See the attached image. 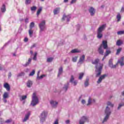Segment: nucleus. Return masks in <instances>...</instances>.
I'll return each instance as SVG.
<instances>
[{"label": "nucleus", "mask_w": 124, "mask_h": 124, "mask_svg": "<svg viewBox=\"0 0 124 124\" xmlns=\"http://www.w3.org/2000/svg\"><path fill=\"white\" fill-rule=\"evenodd\" d=\"M98 62H99V59H96L94 61L92 62L93 64H95V72L96 73V77H98V76H100L101 74V71L102 70V65H100L99 67L97 66V64H98Z\"/></svg>", "instance_id": "f257e3e1"}, {"label": "nucleus", "mask_w": 124, "mask_h": 124, "mask_svg": "<svg viewBox=\"0 0 124 124\" xmlns=\"http://www.w3.org/2000/svg\"><path fill=\"white\" fill-rule=\"evenodd\" d=\"M107 50L108 49V44L107 41H103L102 44H101L98 48V52L100 55H103V54H104V50Z\"/></svg>", "instance_id": "f03ea898"}, {"label": "nucleus", "mask_w": 124, "mask_h": 124, "mask_svg": "<svg viewBox=\"0 0 124 124\" xmlns=\"http://www.w3.org/2000/svg\"><path fill=\"white\" fill-rule=\"evenodd\" d=\"M37 103H38V98L37 97V96H36V93H33L32 96V101L31 102V105H32V106H35Z\"/></svg>", "instance_id": "7ed1b4c3"}, {"label": "nucleus", "mask_w": 124, "mask_h": 124, "mask_svg": "<svg viewBox=\"0 0 124 124\" xmlns=\"http://www.w3.org/2000/svg\"><path fill=\"white\" fill-rule=\"evenodd\" d=\"M105 114H106V116L104 119L102 123L104 124L105 122H107V120L109 119V116L111 114V111H110V108L109 107H107L105 110Z\"/></svg>", "instance_id": "20e7f679"}, {"label": "nucleus", "mask_w": 124, "mask_h": 124, "mask_svg": "<svg viewBox=\"0 0 124 124\" xmlns=\"http://www.w3.org/2000/svg\"><path fill=\"white\" fill-rule=\"evenodd\" d=\"M46 24V21L45 20H43L39 24V27L40 28V32H41V31H43L45 30V28H46V26H45Z\"/></svg>", "instance_id": "39448f33"}, {"label": "nucleus", "mask_w": 124, "mask_h": 124, "mask_svg": "<svg viewBox=\"0 0 124 124\" xmlns=\"http://www.w3.org/2000/svg\"><path fill=\"white\" fill-rule=\"evenodd\" d=\"M48 113L47 111H44L41 113V116H40V121L41 122H44L45 121V118H46V116H47Z\"/></svg>", "instance_id": "423d86ee"}, {"label": "nucleus", "mask_w": 124, "mask_h": 124, "mask_svg": "<svg viewBox=\"0 0 124 124\" xmlns=\"http://www.w3.org/2000/svg\"><path fill=\"white\" fill-rule=\"evenodd\" d=\"M85 122H89V119L88 117L86 116H83L79 121V124H85Z\"/></svg>", "instance_id": "0eeeda50"}, {"label": "nucleus", "mask_w": 124, "mask_h": 124, "mask_svg": "<svg viewBox=\"0 0 124 124\" xmlns=\"http://www.w3.org/2000/svg\"><path fill=\"white\" fill-rule=\"evenodd\" d=\"M107 76H108L107 74H104L100 77L98 81H97V84H100V82H102L103 79H105Z\"/></svg>", "instance_id": "6e6552de"}, {"label": "nucleus", "mask_w": 124, "mask_h": 124, "mask_svg": "<svg viewBox=\"0 0 124 124\" xmlns=\"http://www.w3.org/2000/svg\"><path fill=\"white\" fill-rule=\"evenodd\" d=\"M107 76H108L107 74H104L100 77L98 81H97V84H100V82H102L103 79H105Z\"/></svg>", "instance_id": "1a4fd4ad"}, {"label": "nucleus", "mask_w": 124, "mask_h": 124, "mask_svg": "<svg viewBox=\"0 0 124 124\" xmlns=\"http://www.w3.org/2000/svg\"><path fill=\"white\" fill-rule=\"evenodd\" d=\"M109 66L111 67V68H116L117 67V65H118V64H116L115 65H113V60L110 59L109 60L108 62Z\"/></svg>", "instance_id": "9d476101"}, {"label": "nucleus", "mask_w": 124, "mask_h": 124, "mask_svg": "<svg viewBox=\"0 0 124 124\" xmlns=\"http://www.w3.org/2000/svg\"><path fill=\"white\" fill-rule=\"evenodd\" d=\"M106 27V24H103L102 26H100L97 30V31L99 32H102L104 30H105V28Z\"/></svg>", "instance_id": "9b49d317"}, {"label": "nucleus", "mask_w": 124, "mask_h": 124, "mask_svg": "<svg viewBox=\"0 0 124 124\" xmlns=\"http://www.w3.org/2000/svg\"><path fill=\"white\" fill-rule=\"evenodd\" d=\"M118 63H120L121 66H124V57H121V59L118 61L117 63L116 64H118Z\"/></svg>", "instance_id": "f8f14e48"}, {"label": "nucleus", "mask_w": 124, "mask_h": 124, "mask_svg": "<svg viewBox=\"0 0 124 124\" xmlns=\"http://www.w3.org/2000/svg\"><path fill=\"white\" fill-rule=\"evenodd\" d=\"M70 83H72V84H73L74 86H76V85H77V83H78L77 81H74V77L73 76H71V78L70 80Z\"/></svg>", "instance_id": "ddd939ff"}, {"label": "nucleus", "mask_w": 124, "mask_h": 124, "mask_svg": "<svg viewBox=\"0 0 124 124\" xmlns=\"http://www.w3.org/2000/svg\"><path fill=\"white\" fill-rule=\"evenodd\" d=\"M89 12L91 16H93V15L95 13V10L93 7H91L89 9Z\"/></svg>", "instance_id": "4468645a"}, {"label": "nucleus", "mask_w": 124, "mask_h": 124, "mask_svg": "<svg viewBox=\"0 0 124 124\" xmlns=\"http://www.w3.org/2000/svg\"><path fill=\"white\" fill-rule=\"evenodd\" d=\"M30 115H31V113L30 112H28V114H27L25 115L24 119L23 120V123H25V122H27V121H28V120H29V118H30Z\"/></svg>", "instance_id": "2eb2a0df"}, {"label": "nucleus", "mask_w": 124, "mask_h": 124, "mask_svg": "<svg viewBox=\"0 0 124 124\" xmlns=\"http://www.w3.org/2000/svg\"><path fill=\"white\" fill-rule=\"evenodd\" d=\"M65 19H67V21L69 22V19H70V16H66L65 14H64L62 18V20L64 21Z\"/></svg>", "instance_id": "dca6fc26"}, {"label": "nucleus", "mask_w": 124, "mask_h": 124, "mask_svg": "<svg viewBox=\"0 0 124 124\" xmlns=\"http://www.w3.org/2000/svg\"><path fill=\"white\" fill-rule=\"evenodd\" d=\"M4 88H5L8 92L10 91V85H9L7 83H5L4 84Z\"/></svg>", "instance_id": "f3484780"}, {"label": "nucleus", "mask_w": 124, "mask_h": 124, "mask_svg": "<svg viewBox=\"0 0 124 124\" xmlns=\"http://www.w3.org/2000/svg\"><path fill=\"white\" fill-rule=\"evenodd\" d=\"M50 104L52 105V107L56 108V107H57V105H58V102L54 101H51Z\"/></svg>", "instance_id": "a211bd4d"}, {"label": "nucleus", "mask_w": 124, "mask_h": 124, "mask_svg": "<svg viewBox=\"0 0 124 124\" xmlns=\"http://www.w3.org/2000/svg\"><path fill=\"white\" fill-rule=\"evenodd\" d=\"M85 61V55H82L80 57L78 62L80 63H83V62Z\"/></svg>", "instance_id": "6ab92c4d"}, {"label": "nucleus", "mask_w": 124, "mask_h": 124, "mask_svg": "<svg viewBox=\"0 0 124 124\" xmlns=\"http://www.w3.org/2000/svg\"><path fill=\"white\" fill-rule=\"evenodd\" d=\"M60 9H61L60 8H56L55 9H54L53 11L54 15H57V14L60 12Z\"/></svg>", "instance_id": "aec40b11"}, {"label": "nucleus", "mask_w": 124, "mask_h": 124, "mask_svg": "<svg viewBox=\"0 0 124 124\" xmlns=\"http://www.w3.org/2000/svg\"><path fill=\"white\" fill-rule=\"evenodd\" d=\"M9 97V95L8 94V93L7 92L4 93V94L3 95V98L4 99H6V98H8Z\"/></svg>", "instance_id": "412c9836"}, {"label": "nucleus", "mask_w": 124, "mask_h": 124, "mask_svg": "<svg viewBox=\"0 0 124 124\" xmlns=\"http://www.w3.org/2000/svg\"><path fill=\"white\" fill-rule=\"evenodd\" d=\"M103 35L102 34V32H98L97 31V37L100 39V38H102V36Z\"/></svg>", "instance_id": "4be33fe9"}, {"label": "nucleus", "mask_w": 124, "mask_h": 124, "mask_svg": "<svg viewBox=\"0 0 124 124\" xmlns=\"http://www.w3.org/2000/svg\"><path fill=\"white\" fill-rule=\"evenodd\" d=\"M71 53L74 54L75 53H80V51L78 49H74L71 51Z\"/></svg>", "instance_id": "5701e85b"}, {"label": "nucleus", "mask_w": 124, "mask_h": 124, "mask_svg": "<svg viewBox=\"0 0 124 124\" xmlns=\"http://www.w3.org/2000/svg\"><path fill=\"white\" fill-rule=\"evenodd\" d=\"M122 44H123V41L121 40H118L116 42V45H117V46H121Z\"/></svg>", "instance_id": "b1692460"}, {"label": "nucleus", "mask_w": 124, "mask_h": 124, "mask_svg": "<svg viewBox=\"0 0 124 124\" xmlns=\"http://www.w3.org/2000/svg\"><path fill=\"white\" fill-rule=\"evenodd\" d=\"M32 85V81L29 80L27 82V87L28 88H31Z\"/></svg>", "instance_id": "393cba45"}, {"label": "nucleus", "mask_w": 124, "mask_h": 124, "mask_svg": "<svg viewBox=\"0 0 124 124\" xmlns=\"http://www.w3.org/2000/svg\"><path fill=\"white\" fill-rule=\"evenodd\" d=\"M1 12H4L5 11H6V8H5V5L3 4L1 8Z\"/></svg>", "instance_id": "a878e982"}, {"label": "nucleus", "mask_w": 124, "mask_h": 124, "mask_svg": "<svg viewBox=\"0 0 124 124\" xmlns=\"http://www.w3.org/2000/svg\"><path fill=\"white\" fill-rule=\"evenodd\" d=\"M62 68L61 67L60 68V69L59 70V73L58 74V77H60V75H61V74H62Z\"/></svg>", "instance_id": "bb28decb"}, {"label": "nucleus", "mask_w": 124, "mask_h": 124, "mask_svg": "<svg viewBox=\"0 0 124 124\" xmlns=\"http://www.w3.org/2000/svg\"><path fill=\"white\" fill-rule=\"evenodd\" d=\"M109 54H111V50H107L105 54V57H107V56H108V55H109Z\"/></svg>", "instance_id": "cd10ccee"}, {"label": "nucleus", "mask_w": 124, "mask_h": 124, "mask_svg": "<svg viewBox=\"0 0 124 124\" xmlns=\"http://www.w3.org/2000/svg\"><path fill=\"white\" fill-rule=\"evenodd\" d=\"M122 47H119V48L117 50L116 54V55H119V54L121 53V52L122 51Z\"/></svg>", "instance_id": "c85d7f7f"}, {"label": "nucleus", "mask_w": 124, "mask_h": 124, "mask_svg": "<svg viewBox=\"0 0 124 124\" xmlns=\"http://www.w3.org/2000/svg\"><path fill=\"white\" fill-rule=\"evenodd\" d=\"M68 87H69V83H68L64 85V87H63V89H65V92L67 91V89H68Z\"/></svg>", "instance_id": "c756f323"}, {"label": "nucleus", "mask_w": 124, "mask_h": 124, "mask_svg": "<svg viewBox=\"0 0 124 124\" xmlns=\"http://www.w3.org/2000/svg\"><path fill=\"white\" fill-rule=\"evenodd\" d=\"M79 76L78 78V79L79 80H82V78H83V76H84V73H80L79 74Z\"/></svg>", "instance_id": "7c9ffc66"}, {"label": "nucleus", "mask_w": 124, "mask_h": 124, "mask_svg": "<svg viewBox=\"0 0 124 124\" xmlns=\"http://www.w3.org/2000/svg\"><path fill=\"white\" fill-rule=\"evenodd\" d=\"M41 11H42V7H40L37 11V15L38 16L40 14Z\"/></svg>", "instance_id": "2f4dec72"}, {"label": "nucleus", "mask_w": 124, "mask_h": 124, "mask_svg": "<svg viewBox=\"0 0 124 124\" xmlns=\"http://www.w3.org/2000/svg\"><path fill=\"white\" fill-rule=\"evenodd\" d=\"M53 60H54V58L52 57L48 58L47 59L46 62H51L53 61Z\"/></svg>", "instance_id": "473e14b6"}, {"label": "nucleus", "mask_w": 124, "mask_h": 124, "mask_svg": "<svg viewBox=\"0 0 124 124\" xmlns=\"http://www.w3.org/2000/svg\"><path fill=\"white\" fill-rule=\"evenodd\" d=\"M117 19L118 22H120V21L121 20V15L120 14V13L118 14L117 16Z\"/></svg>", "instance_id": "72a5a7b5"}, {"label": "nucleus", "mask_w": 124, "mask_h": 124, "mask_svg": "<svg viewBox=\"0 0 124 124\" xmlns=\"http://www.w3.org/2000/svg\"><path fill=\"white\" fill-rule=\"evenodd\" d=\"M85 87H88L89 86V78L86 79V80L84 83Z\"/></svg>", "instance_id": "f704fd0d"}, {"label": "nucleus", "mask_w": 124, "mask_h": 124, "mask_svg": "<svg viewBox=\"0 0 124 124\" xmlns=\"http://www.w3.org/2000/svg\"><path fill=\"white\" fill-rule=\"evenodd\" d=\"M35 73V71L34 70H33L32 71V72H31L30 73V74H29V76H33V75H34Z\"/></svg>", "instance_id": "c9c22d12"}, {"label": "nucleus", "mask_w": 124, "mask_h": 124, "mask_svg": "<svg viewBox=\"0 0 124 124\" xmlns=\"http://www.w3.org/2000/svg\"><path fill=\"white\" fill-rule=\"evenodd\" d=\"M37 8L36 7V6L31 7V11H35V10H36Z\"/></svg>", "instance_id": "e433bc0d"}, {"label": "nucleus", "mask_w": 124, "mask_h": 124, "mask_svg": "<svg viewBox=\"0 0 124 124\" xmlns=\"http://www.w3.org/2000/svg\"><path fill=\"white\" fill-rule=\"evenodd\" d=\"M117 34L119 35L121 34H124V31H121L117 32Z\"/></svg>", "instance_id": "4c0bfd02"}, {"label": "nucleus", "mask_w": 124, "mask_h": 124, "mask_svg": "<svg viewBox=\"0 0 124 124\" xmlns=\"http://www.w3.org/2000/svg\"><path fill=\"white\" fill-rule=\"evenodd\" d=\"M107 105H108V106H110L111 107H114V105L110 102H108L107 103Z\"/></svg>", "instance_id": "58836bf2"}, {"label": "nucleus", "mask_w": 124, "mask_h": 124, "mask_svg": "<svg viewBox=\"0 0 124 124\" xmlns=\"http://www.w3.org/2000/svg\"><path fill=\"white\" fill-rule=\"evenodd\" d=\"M11 122H12V119H10L6 120V121H5V124H9V123H11Z\"/></svg>", "instance_id": "ea45409f"}, {"label": "nucleus", "mask_w": 124, "mask_h": 124, "mask_svg": "<svg viewBox=\"0 0 124 124\" xmlns=\"http://www.w3.org/2000/svg\"><path fill=\"white\" fill-rule=\"evenodd\" d=\"M34 27V23L33 22H31L30 25V29H32Z\"/></svg>", "instance_id": "a19ab883"}, {"label": "nucleus", "mask_w": 124, "mask_h": 124, "mask_svg": "<svg viewBox=\"0 0 124 124\" xmlns=\"http://www.w3.org/2000/svg\"><path fill=\"white\" fill-rule=\"evenodd\" d=\"M91 103H92V99L91 98V97H90L88 100V103L87 104V106H89V105H91Z\"/></svg>", "instance_id": "79ce46f5"}, {"label": "nucleus", "mask_w": 124, "mask_h": 124, "mask_svg": "<svg viewBox=\"0 0 124 124\" xmlns=\"http://www.w3.org/2000/svg\"><path fill=\"white\" fill-rule=\"evenodd\" d=\"M37 56V52H35V54L34 55V57L33 58V60L34 61H36V57Z\"/></svg>", "instance_id": "37998d69"}, {"label": "nucleus", "mask_w": 124, "mask_h": 124, "mask_svg": "<svg viewBox=\"0 0 124 124\" xmlns=\"http://www.w3.org/2000/svg\"><path fill=\"white\" fill-rule=\"evenodd\" d=\"M77 57H73L72 59V61L74 62H77Z\"/></svg>", "instance_id": "c03bdc74"}, {"label": "nucleus", "mask_w": 124, "mask_h": 124, "mask_svg": "<svg viewBox=\"0 0 124 124\" xmlns=\"http://www.w3.org/2000/svg\"><path fill=\"white\" fill-rule=\"evenodd\" d=\"M29 35L30 36H31L32 35V33H33V31H32L31 30H30L29 31Z\"/></svg>", "instance_id": "a18cd8bd"}, {"label": "nucleus", "mask_w": 124, "mask_h": 124, "mask_svg": "<svg viewBox=\"0 0 124 124\" xmlns=\"http://www.w3.org/2000/svg\"><path fill=\"white\" fill-rule=\"evenodd\" d=\"M27 98V95L22 96L20 100H25Z\"/></svg>", "instance_id": "49530a36"}, {"label": "nucleus", "mask_w": 124, "mask_h": 124, "mask_svg": "<svg viewBox=\"0 0 124 124\" xmlns=\"http://www.w3.org/2000/svg\"><path fill=\"white\" fill-rule=\"evenodd\" d=\"M31 0H26L25 3L26 4H30V3H31Z\"/></svg>", "instance_id": "de8ad7c7"}, {"label": "nucleus", "mask_w": 124, "mask_h": 124, "mask_svg": "<svg viewBox=\"0 0 124 124\" xmlns=\"http://www.w3.org/2000/svg\"><path fill=\"white\" fill-rule=\"evenodd\" d=\"M124 106V103L119 104L118 109H120L121 107H122V106Z\"/></svg>", "instance_id": "09e8293b"}, {"label": "nucleus", "mask_w": 124, "mask_h": 124, "mask_svg": "<svg viewBox=\"0 0 124 124\" xmlns=\"http://www.w3.org/2000/svg\"><path fill=\"white\" fill-rule=\"evenodd\" d=\"M77 0H72L71 1V3L72 4L73 3H75Z\"/></svg>", "instance_id": "8fccbe9b"}, {"label": "nucleus", "mask_w": 124, "mask_h": 124, "mask_svg": "<svg viewBox=\"0 0 124 124\" xmlns=\"http://www.w3.org/2000/svg\"><path fill=\"white\" fill-rule=\"evenodd\" d=\"M22 75H24V73H21L17 75V77H20V76H22Z\"/></svg>", "instance_id": "3c124183"}, {"label": "nucleus", "mask_w": 124, "mask_h": 124, "mask_svg": "<svg viewBox=\"0 0 124 124\" xmlns=\"http://www.w3.org/2000/svg\"><path fill=\"white\" fill-rule=\"evenodd\" d=\"M44 77H45V75H42L40 77H38L39 79H42Z\"/></svg>", "instance_id": "603ef678"}, {"label": "nucleus", "mask_w": 124, "mask_h": 124, "mask_svg": "<svg viewBox=\"0 0 124 124\" xmlns=\"http://www.w3.org/2000/svg\"><path fill=\"white\" fill-rule=\"evenodd\" d=\"M29 64H30V62H27L26 63V64H25L24 65V66H28V65H29Z\"/></svg>", "instance_id": "864d4df0"}, {"label": "nucleus", "mask_w": 124, "mask_h": 124, "mask_svg": "<svg viewBox=\"0 0 124 124\" xmlns=\"http://www.w3.org/2000/svg\"><path fill=\"white\" fill-rule=\"evenodd\" d=\"M36 44H34L31 46V48L32 49V48H34V47H36Z\"/></svg>", "instance_id": "5fc2aeb1"}, {"label": "nucleus", "mask_w": 124, "mask_h": 124, "mask_svg": "<svg viewBox=\"0 0 124 124\" xmlns=\"http://www.w3.org/2000/svg\"><path fill=\"white\" fill-rule=\"evenodd\" d=\"M53 124H59V120H56Z\"/></svg>", "instance_id": "6e6d98bb"}, {"label": "nucleus", "mask_w": 124, "mask_h": 124, "mask_svg": "<svg viewBox=\"0 0 124 124\" xmlns=\"http://www.w3.org/2000/svg\"><path fill=\"white\" fill-rule=\"evenodd\" d=\"M81 103H82V104H85L86 103V101H85V100H82L81 101Z\"/></svg>", "instance_id": "4d7b16f0"}, {"label": "nucleus", "mask_w": 124, "mask_h": 124, "mask_svg": "<svg viewBox=\"0 0 124 124\" xmlns=\"http://www.w3.org/2000/svg\"><path fill=\"white\" fill-rule=\"evenodd\" d=\"M11 76H12L11 72L9 73L8 78H10V77H11Z\"/></svg>", "instance_id": "13d9d810"}, {"label": "nucleus", "mask_w": 124, "mask_h": 124, "mask_svg": "<svg viewBox=\"0 0 124 124\" xmlns=\"http://www.w3.org/2000/svg\"><path fill=\"white\" fill-rule=\"evenodd\" d=\"M66 124H69V123H70V121H69V120H67L65 121Z\"/></svg>", "instance_id": "bf43d9fd"}, {"label": "nucleus", "mask_w": 124, "mask_h": 124, "mask_svg": "<svg viewBox=\"0 0 124 124\" xmlns=\"http://www.w3.org/2000/svg\"><path fill=\"white\" fill-rule=\"evenodd\" d=\"M28 40H29L28 38H25V39H24L25 42H28Z\"/></svg>", "instance_id": "052dcab7"}, {"label": "nucleus", "mask_w": 124, "mask_h": 124, "mask_svg": "<svg viewBox=\"0 0 124 124\" xmlns=\"http://www.w3.org/2000/svg\"><path fill=\"white\" fill-rule=\"evenodd\" d=\"M25 23H29V19L28 18H26L25 19Z\"/></svg>", "instance_id": "680f3d73"}, {"label": "nucleus", "mask_w": 124, "mask_h": 124, "mask_svg": "<svg viewBox=\"0 0 124 124\" xmlns=\"http://www.w3.org/2000/svg\"><path fill=\"white\" fill-rule=\"evenodd\" d=\"M31 59L29 58V59L28 60V62H29V63H31Z\"/></svg>", "instance_id": "e2e57ef3"}, {"label": "nucleus", "mask_w": 124, "mask_h": 124, "mask_svg": "<svg viewBox=\"0 0 124 124\" xmlns=\"http://www.w3.org/2000/svg\"><path fill=\"white\" fill-rule=\"evenodd\" d=\"M3 101L4 102V103H6L7 102V100H6L5 99H3Z\"/></svg>", "instance_id": "0e129e2a"}, {"label": "nucleus", "mask_w": 124, "mask_h": 124, "mask_svg": "<svg viewBox=\"0 0 124 124\" xmlns=\"http://www.w3.org/2000/svg\"><path fill=\"white\" fill-rule=\"evenodd\" d=\"M121 11V12H123V11H124V7L122 8Z\"/></svg>", "instance_id": "69168bd1"}, {"label": "nucleus", "mask_w": 124, "mask_h": 124, "mask_svg": "<svg viewBox=\"0 0 124 124\" xmlns=\"http://www.w3.org/2000/svg\"><path fill=\"white\" fill-rule=\"evenodd\" d=\"M105 58H106V57H105V55H104V57L102 59V61H104V60L105 59Z\"/></svg>", "instance_id": "338daca9"}, {"label": "nucleus", "mask_w": 124, "mask_h": 124, "mask_svg": "<svg viewBox=\"0 0 124 124\" xmlns=\"http://www.w3.org/2000/svg\"><path fill=\"white\" fill-rule=\"evenodd\" d=\"M39 73H40V71H38L37 73V76H39Z\"/></svg>", "instance_id": "774afa93"}]
</instances>
